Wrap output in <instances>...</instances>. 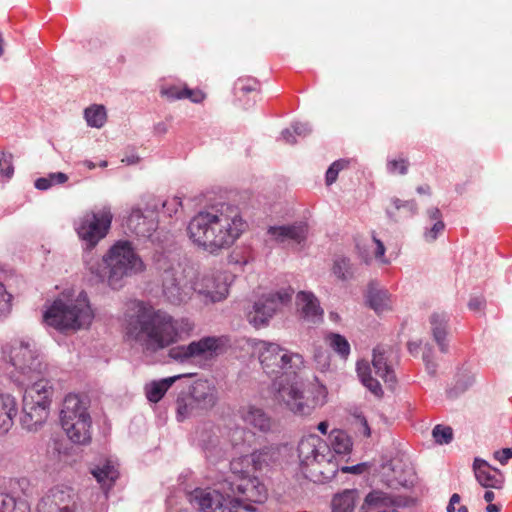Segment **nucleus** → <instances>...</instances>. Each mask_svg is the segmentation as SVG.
Returning <instances> with one entry per match:
<instances>
[{
	"label": "nucleus",
	"instance_id": "obj_61",
	"mask_svg": "<svg viewBox=\"0 0 512 512\" xmlns=\"http://www.w3.org/2000/svg\"><path fill=\"white\" fill-rule=\"evenodd\" d=\"M54 451L57 452L59 455L62 454L64 452V449H63V444L61 442H58V441H54V447H53Z\"/></svg>",
	"mask_w": 512,
	"mask_h": 512
},
{
	"label": "nucleus",
	"instance_id": "obj_30",
	"mask_svg": "<svg viewBox=\"0 0 512 512\" xmlns=\"http://www.w3.org/2000/svg\"><path fill=\"white\" fill-rule=\"evenodd\" d=\"M367 301L369 306L377 313L381 314L391 308L390 294L386 290H377L370 288Z\"/></svg>",
	"mask_w": 512,
	"mask_h": 512
},
{
	"label": "nucleus",
	"instance_id": "obj_16",
	"mask_svg": "<svg viewBox=\"0 0 512 512\" xmlns=\"http://www.w3.org/2000/svg\"><path fill=\"white\" fill-rule=\"evenodd\" d=\"M194 292L203 295L206 300L219 302L228 295V284L221 275L203 274L192 285Z\"/></svg>",
	"mask_w": 512,
	"mask_h": 512
},
{
	"label": "nucleus",
	"instance_id": "obj_9",
	"mask_svg": "<svg viewBox=\"0 0 512 512\" xmlns=\"http://www.w3.org/2000/svg\"><path fill=\"white\" fill-rule=\"evenodd\" d=\"M113 214L110 205L87 211L74 221V230L80 239L84 253H94V248L109 233Z\"/></svg>",
	"mask_w": 512,
	"mask_h": 512
},
{
	"label": "nucleus",
	"instance_id": "obj_59",
	"mask_svg": "<svg viewBox=\"0 0 512 512\" xmlns=\"http://www.w3.org/2000/svg\"><path fill=\"white\" fill-rule=\"evenodd\" d=\"M318 430L323 434V435H326L327 432H328V428H329V425H328V422L326 421H322L318 424Z\"/></svg>",
	"mask_w": 512,
	"mask_h": 512
},
{
	"label": "nucleus",
	"instance_id": "obj_53",
	"mask_svg": "<svg viewBox=\"0 0 512 512\" xmlns=\"http://www.w3.org/2000/svg\"><path fill=\"white\" fill-rule=\"evenodd\" d=\"M356 420L358 422V432L365 437H369L371 435V429L367 419L362 415H358Z\"/></svg>",
	"mask_w": 512,
	"mask_h": 512
},
{
	"label": "nucleus",
	"instance_id": "obj_46",
	"mask_svg": "<svg viewBox=\"0 0 512 512\" xmlns=\"http://www.w3.org/2000/svg\"><path fill=\"white\" fill-rule=\"evenodd\" d=\"M182 85H162L160 88V93L162 96H165L169 100H177L182 99Z\"/></svg>",
	"mask_w": 512,
	"mask_h": 512
},
{
	"label": "nucleus",
	"instance_id": "obj_50",
	"mask_svg": "<svg viewBox=\"0 0 512 512\" xmlns=\"http://www.w3.org/2000/svg\"><path fill=\"white\" fill-rule=\"evenodd\" d=\"M373 240L375 242L376 248L374 251V255L376 260H378L382 264H388L389 260L385 257V246L382 241L377 239L376 237H373Z\"/></svg>",
	"mask_w": 512,
	"mask_h": 512
},
{
	"label": "nucleus",
	"instance_id": "obj_54",
	"mask_svg": "<svg viewBox=\"0 0 512 512\" xmlns=\"http://www.w3.org/2000/svg\"><path fill=\"white\" fill-rule=\"evenodd\" d=\"M485 304V299L482 296L472 297L468 302V307L473 312H480Z\"/></svg>",
	"mask_w": 512,
	"mask_h": 512
},
{
	"label": "nucleus",
	"instance_id": "obj_41",
	"mask_svg": "<svg viewBox=\"0 0 512 512\" xmlns=\"http://www.w3.org/2000/svg\"><path fill=\"white\" fill-rule=\"evenodd\" d=\"M432 436L437 444H449L453 439V431L449 426L436 425L432 430Z\"/></svg>",
	"mask_w": 512,
	"mask_h": 512
},
{
	"label": "nucleus",
	"instance_id": "obj_31",
	"mask_svg": "<svg viewBox=\"0 0 512 512\" xmlns=\"http://www.w3.org/2000/svg\"><path fill=\"white\" fill-rule=\"evenodd\" d=\"M356 490H344L332 500V512H353L356 503Z\"/></svg>",
	"mask_w": 512,
	"mask_h": 512
},
{
	"label": "nucleus",
	"instance_id": "obj_17",
	"mask_svg": "<svg viewBox=\"0 0 512 512\" xmlns=\"http://www.w3.org/2000/svg\"><path fill=\"white\" fill-rule=\"evenodd\" d=\"M473 471L478 483L485 488L501 489L504 484V475L489 465L484 459L476 457L473 462Z\"/></svg>",
	"mask_w": 512,
	"mask_h": 512
},
{
	"label": "nucleus",
	"instance_id": "obj_32",
	"mask_svg": "<svg viewBox=\"0 0 512 512\" xmlns=\"http://www.w3.org/2000/svg\"><path fill=\"white\" fill-rule=\"evenodd\" d=\"M330 448L333 455H345L352 449V441L346 432L343 430H333L330 435Z\"/></svg>",
	"mask_w": 512,
	"mask_h": 512
},
{
	"label": "nucleus",
	"instance_id": "obj_63",
	"mask_svg": "<svg viewBox=\"0 0 512 512\" xmlns=\"http://www.w3.org/2000/svg\"><path fill=\"white\" fill-rule=\"evenodd\" d=\"M487 512H500V507L496 504L489 503L486 507Z\"/></svg>",
	"mask_w": 512,
	"mask_h": 512
},
{
	"label": "nucleus",
	"instance_id": "obj_33",
	"mask_svg": "<svg viewBox=\"0 0 512 512\" xmlns=\"http://www.w3.org/2000/svg\"><path fill=\"white\" fill-rule=\"evenodd\" d=\"M428 218L433 221V225L430 228H427L424 232V238L427 242L435 241L438 236L444 231L445 224L442 220L441 211L436 208H430L427 210Z\"/></svg>",
	"mask_w": 512,
	"mask_h": 512
},
{
	"label": "nucleus",
	"instance_id": "obj_10",
	"mask_svg": "<svg viewBox=\"0 0 512 512\" xmlns=\"http://www.w3.org/2000/svg\"><path fill=\"white\" fill-rule=\"evenodd\" d=\"M39 512H94L79 493L69 485L58 484L48 490L38 503Z\"/></svg>",
	"mask_w": 512,
	"mask_h": 512
},
{
	"label": "nucleus",
	"instance_id": "obj_37",
	"mask_svg": "<svg viewBox=\"0 0 512 512\" xmlns=\"http://www.w3.org/2000/svg\"><path fill=\"white\" fill-rule=\"evenodd\" d=\"M311 132V127L308 123L295 122L291 128H286L281 132L282 139L288 144L296 143L295 135L299 137H306Z\"/></svg>",
	"mask_w": 512,
	"mask_h": 512
},
{
	"label": "nucleus",
	"instance_id": "obj_8",
	"mask_svg": "<svg viewBox=\"0 0 512 512\" xmlns=\"http://www.w3.org/2000/svg\"><path fill=\"white\" fill-rule=\"evenodd\" d=\"M60 421L71 442L78 445H87L91 442L92 419L86 402L78 395L69 394L64 398Z\"/></svg>",
	"mask_w": 512,
	"mask_h": 512
},
{
	"label": "nucleus",
	"instance_id": "obj_4",
	"mask_svg": "<svg viewBox=\"0 0 512 512\" xmlns=\"http://www.w3.org/2000/svg\"><path fill=\"white\" fill-rule=\"evenodd\" d=\"M247 228L237 206L221 204L211 210L198 212L187 226L190 240L209 252L217 254L230 248Z\"/></svg>",
	"mask_w": 512,
	"mask_h": 512
},
{
	"label": "nucleus",
	"instance_id": "obj_21",
	"mask_svg": "<svg viewBox=\"0 0 512 512\" xmlns=\"http://www.w3.org/2000/svg\"><path fill=\"white\" fill-rule=\"evenodd\" d=\"M298 304L301 305L302 318L312 324H317L323 319V310L321 309L317 298L310 292H299L297 294Z\"/></svg>",
	"mask_w": 512,
	"mask_h": 512
},
{
	"label": "nucleus",
	"instance_id": "obj_18",
	"mask_svg": "<svg viewBox=\"0 0 512 512\" xmlns=\"http://www.w3.org/2000/svg\"><path fill=\"white\" fill-rule=\"evenodd\" d=\"M126 224L127 228L139 237H151L157 228V222L148 218L139 207L131 209Z\"/></svg>",
	"mask_w": 512,
	"mask_h": 512
},
{
	"label": "nucleus",
	"instance_id": "obj_27",
	"mask_svg": "<svg viewBox=\"0 0 512 512\" xmlns=\"http://www.w3.org/2000/svg\"><path fill=\"white\" fill-rule=\"evenodd\" d=\"M179 378H181V375L164 378L147 384L145 386V394L147 399L153 403L159 402L163 398L167 390Z\"/></svg>",
	"mask_w": 512,
	"mask_h": 512
},
{
	"label": "nucleus",
	"instance_id": "obj_28",
	"mask_svg": "<svg viewBox=\"0 0 512 512\" xmlns=\"http://www.w3.org/2000/svg\"><path fill=\"white\" fill-rule=\"evenodd\" d=\"M163 293L166 299L174 305H178L189 298V293L180 287L175 278H166L163 282Z\"/></svg>",
	"mask_w": 512,
	"mask_h": 512
},
{
	"label": "nucleus",
	"instance_id": "obj_12",
	"mask_svg": "<svg viewBox=\"0 0 512 512\" xmlns=\"http://www.w3.org/2000/svg\"><path fill=\"white\" fill-rule=\"evenodd\" d=\"M294 291L291 288H283L277 292L262 296L256 301L247 314V319L255 328L268 324L274 313L281 307L288 304Z\"/></svg>",
	"mask_w": 512,
	"mask_h": 512
},
{
	"label": "nucleus",
	"instance_id": "obj_56",
	"mask_svg": "<svg viewBox=\"0 0 512 512\" xmlns=\"http://www.w3.org/2000/svg\"><path fill=\"white\" fill-rule=\"evenodd\" d=\"M341 472L343 473H352V474H360L363 471V465L357 464L354 466H343L341 467Z\"/></svg>",
	"mask_w": 512,
	"mask_h": 512
},
{
	"label": "nucleus",
	"instance_id": "obj_44",
	"mask_svg": "<svg viewBox=\"0 0 512 512\" xmlns=\"http://www.w3.org/2000/svg\"><path fill=\"white\" fill-rule=\"evenodd\" d=\"M0 173L6 179H11L14 174L12 155L6 152H0Z\"/></svg>",
	"mask_w": 512,
	"mask_h": 512
},
{
	"label": "nucleus",
	"instance_id": "obj_11",
	"mask_svg": "<svg viewBox=\"0 0 512 512\" xmlns=\"http://www.w3.org/2000/svg\"><path fill=\"white\" fill-rule=\"evenodd\" d=\"M298 457L301 466L309 467L314 464L318 465H331L330 472L335 474L338 467L333 463L334 455L329 444L321 437L315 434H310L303 437L298 444Z\"/></svg>",
	"mask_w": 512,
	"mask_h": 512
},
{
	"label": "nucleus",
	"instance_id": "obj_23",
	"mask_svg": "<svg viewBox=\"0 0 512 512\" xmlns=\"http://www.w3.org/2000/svg\"><path fill=\"white\" fill-rule=\"evenodd\" d=\"M243 421L261 432H268L272 427L271 418L263 409L256 406H248L241 410Z\"/></svg>",
	"mask_w": 512,
	"mask_h": 512
},
{
	"label": "nucleus",
	"instance_id": "obj_49",
	"mask_svg": "<svg viewBox=\"0 0 512 512\" xmlns=\"http://www.w3.org/2000/svg\"><path fill=\"white\" fill-rule=\"evenodd\" d=\"M205 95L199 89H190L187 86H183L182 99H189L193 103H200L204 100Z\"/></svg>",
	"mask_w": 512,
	"mask_h": 512
},
{
	"label": "nucleus",
	"instance_id": "obj_15",
	"mask_svg": "<svg viewBox=\"0 0 512 512\" xmlns=\"http://www.w3.org/2000/svg\"><path fill=\"white\" fill-rule=\"evenodd\" d=\"M218 430L214 424L206 422L196 428L193 436L194 443L203 451L206 459L211 463H216L226 453L217 434Z\"/></svg>",
	"mask_w": 512,
	"mask_h": 512
},
{
	"label": "nucleus",
	"instance_id": "obj_64",
	"mask_svg": "<svg viewBox=\"0 0 512 512\" xmlns=\"http://www.w3.org/2000/svg\"><path fill=\"white\" fill-rule=\"evenodd\" d=\"M473 382V379L469 377L468 381L464 384V385H461L459 382L457 383V388H459L461 391H464L466 390Z\"/></svg>",
	"mask_w": 512,
	"mask_h": 512
},
{
	"label": "nucleus",
	"instance_id": "obj_26",
	"mask_svg": "<svg viewBox=\"0 0 512 512\" xmlns=\"http://www.w3.org/2000/svg\"><path fill=\"white\" fill-rule=\"evenodd\" d=\"M357 265L345 255H335L332 265V273L343 282L350 281L357 274Z\"/></svg>",
	"mask_w": 512,
	"mask_h": 512
},
{
	"label": "nucleus",
	"instance_id": "obj_45",
	"mask_svg": "<svg viewBox=\"0 0 512 512\" xmlns=\"http://www.w3.org/2000/svg\"><path fill=\"white\" fill-rule=\"evenodd\" d=\"M391 201L397 210L403 209L408 217L417 213V203L414 200L403 201L398 198H393Z\"/></svg>",
	"mask_w": 512,
	"mask_h": 512
},
{
	"label": "nucleus",
	"instance_id": "obj_34",
	"mask_svg": "<svg viewBox=\"0 0 512 512\" xmlns=\"http://www.w3.org/2000/svg\"><path fill=\"white\" fill-rule=\"evenodd\" d=\"M0 512H30V506L23 498L0 493Z\"/></svg>",
	"mask_w": 512,
	"mask_h": 512
},
{
	"label": "nucleus",
	"instance_id": "obj_38",
	"mask_svg": "<svg viewBox=\"0 0 512 512\" xmlns=\"http://www.w3.org/2000/svg\"><path fill=\"white\" fill-rule=\"evenodd\" d=\"M260 84L257 79L252 77L239 78L234 84V93L241 99L249 93L257 94L259 92Z\"/></svg>",
	"mask_w": 512,
	"mask_h": 512
},
{
	"label": "nucleus",
	"instance_id": "obj_55",
	"mask_svg": "<svg viewBox=\"0 0 512 512\" xmlns=\"http://www.w3.org/2000/svg\"><path fill=\"white\" fill-rule=\"evenodd\" d=\"M382 499V493L381 492H371L366 496L365 502L368 505L377 504Z\"/></svg>",
	"mask_w": 512,
	"mask_h": 512
},
{
	"label": "nucleus",
	"instance_id": "obj_40",
	"mask_svg": "<svg viewBox=\"0 0 512 512\" xmlns=\"http://www.w3.org/2000/svg\"><path fill=\"white\" fill-rule=\"evenodd\" d=\"M68 180V176L63 172H54L48 174L46 177H40L35 180L34 186L38 190H48L51 187L59 184H64Z\"/></svg>",
	"mask_w": 512,
	"mask_h": 512
},
{
	"label": "nucleus",
	"instance_id": "obj_6",
	"mask_svg": "<svg viewBox=\"0 0 512 512\" xmlns=\"http://www.w3.org/2000/svg\"><path fill=\"white\" fill-rule=\"evenodd\" d=\"M84 265L97 282H106L114 290L122 288L126 278L142 273L146 268L128 240L116 241L101 258L94 253H86Z\"/></svg>",
	"mask_w": 512,
	"mask_h": 512
},
{
	"label": "nucleus",
	"instance_id": "obj_7",
	"mask_svg": "<svg viewBox=\"0 0 512 512\" xmlns=\"http://www.w3.org/2000/svg\"><path fill=\"white\" fill-rule=\"evenodd\" d=\"M93 319L94 312L85 291L64 290L43 313L44 323L60 332L87 328Z\"/></svg>",
	"mask_w": 512,
	"mask_h": 512
},
{
	"label": "nucleus",
	"instance_id": "obj_62",
	"mask_svg": "<svg viewBox=\"0 0 512 512\" xmlns=\"http://www.w3.org/2000/svg\"><path fill=\"white\" fill-rule=\"evenodd\" d=\"M416 190L419 194H430V187L428 185L418 186Z\"/></svg>",
	"mask_w": 512,
	"mask_h": 512
},
{
	"label": "nucleus",
	"instance_id": "obj_58",
	"mask_svg": "<svg viewBox=\"0 0 512 512\" xmlns=\"http://www.w3.org/2000/svg\"><path fill=\"white\" fill-rule=\"evenodd\" d=\"M420 346H421V343L416 342V341H410L407 344V348L412 355H415L418 353Z\"/></svg>",
	"mask_w": 512,
	"mask_h": 512
},
{
	"label": "nucleus",
	"instance_id": "obj_1",
	"mask_svg": "<svg viewBox=\"0 0 512 512\" xmlns=\"http://www.w3.org/2000/svg\"><path fill=\"white\" fill-rule=\"evenodd\" d=\"M2 356L13 370L11 381L24 388L21 425L37 431L49 416L53 387L46 379L47 364L32 339H15L2 346Z\"/></svg>",
	"mask_w": 512,
	"mask_h": 512
},
{
	"label": "nucleus",
	"instance_id": "obj_2",
	"mask_svg": "<svg viewBox=\"0 0 512 512\" xmlns=\"http://www.w3.org/2000/svg\"><path fill=\"white\" fill-rule=\"evenodd\" d=\"M252 347L264 373L274 379L272 389L276 401L301 416L310 415L326 403L327 389L317 380L307 384L298 381L283 383V377H295L304 368L305 361L300 353L265 340H254Z\"/></svg>",
	"mask_w": 512,
	"mask_h": 512
},
{
	"label": "nucleus",
	"instance_id": "obj_57",
	"mask_svg": "<svg viewBox=\"0 0 512 512\" xmlns=\"http://www.w3.org/2000/svg\"><path fill=\"white\" fill-rule=\"evenodd\" d=\"M460 502V496L456 493H454L449 501V504L447 506V512H456L455 504H458Z\"/></svg>",
	"mask_w": 512,
	"mask_h": 512
},
{
	"label": "nucleus",
	"instance_id": "obj_3",
	"mask_svg": "<svg viewBox=\"0 0 512 512\" xmlns=\"http://www.w3.org/2000/svg\"><path fill=\"white\" fill-rule=\"evenodd\" d=\"M276 457L277 451L274 448L264 447L250 456L233 460L230 464L232 475L223 483V489L228 491L227 496L216 489L196 488L189 493V502L200 512H256L257 508L253 504L263 503L267 498V490L257 477L239 468L244 464H252L255 471H260L270 466Z\"/></svg>",
	"mask_w": 512,
	"mask_h": 512
},
{
	"label": "nucleus",
	"instance_id": "obj_39",
	"mask_svg": "<svg viewBox=\"0 0 512 512\" xmlns=\"http://www.w3.org/2000/svg\"><path fill=\"white\" fill-rule=\"evenodd\" d=\"M176 405V417L178 421H183L186 418L193 416L195 414L194 409L197 407L193 401V398H191L189 394L179 396L177 398Z\"/></svg>",
	"mask_w": 512,
	"mask_h": 512
},
{
	"label": "nucleus",
	"instance_id": "obj_20",
	"mask_svg": "<svg viewBox=\"0 0 512 512\" xmlns=\"http://www.w3.org/2000/svg\"><path fill=\"white\" fill-rule=\"evenodd\" d=\"M429 322L433 339L439 350L442 353H447L449 347L447 341L449 315L444 312H435L430 316Z\"/></svg>",
	"mask_w": 512,
	"mask_h": 512
},
{
	"label": "nucleus",
	"instance_id": "obj_47",
	"mask_svg": "<svg viewBox=\"0 0 512 512\" xmlns=\"http://www.w3.org/2000/svg\"><path fill=\"white\" fill-rule=\"evenodd\" d=\"M182 206V200L180 197L174 196L172 198L166 199L162 202V209L165 214L169 217H172L176 214L179 208Z\"/></svg>",
	"mask_w": 512,
	"mask_h": 512
},
{
	"label": "nucleus",
	"instance_id": "obj_19",
	"mask_svg": "<svg viewBox=\"0 0 512 512\" xmlns=\"http://www.w3.org/2000/svg\"><path fill=\"white\" fill-rule=\"evenodd\" d=\"M17 414L16 398L10 393L0 391V434H6L12 428Z\"/></svg>",
	"mask_w": 512,
	"mask_h": 512
},
{
	"label": "nucleus",
	"instance_id": "obj_35",
	"mask_svg": "<svg viewBox=\"0 0 512 512\" xmlns=\"http://www.w3.org/2000/svg\"><path fill=\"white\" fill-rule=\"evenodd\" d=\"M84 118L90 127L101 128L104 126L107 114L103 105H92L84 110Z\"/></svg>",
	"mask_w": 512,
	"mask_h": 512
},
{
	"label": "nucleus",
	"instance_id": "obj_25",
	"mask_svg": "<svg viewBox=\"0 0 512 512\" xmlns=\"http://www.w3.org/2000/svg\"><path fill=\"white\" fill-rule=\"evenodd\" d=\"M189 395L193 398L195 405L201 409L212 408L218 399L215 387L206 382L194 385Z\"/></svg>",
	"mask_w": 512,
	"mask_h": 512
},
{
	"label": "nucleus",
	"instance_id": "obj_43",
	"mask_svg": "<svg viewBox=\"0 0 512 512\" xmlns=\"http://www.w3.org/2000/svg\"><path fill=\"white\" fill-rule=\"evenodd\" d=\"M12 295L6 290L3 283L0 282V320L7 317L11 310Z\"/></svg>",
	"mask_w": 512,
	"mask_h": 512
},
{
	"label": "nucleus",
	"instance_id": "obj_5",
	"mask_svg": "<svg viewBox=\"0 0 512 512\" xmlns=\"http://www.w3.org/2000/svg\"><path fill=\"white\" fill-rule=\"evenodd\" d=\"M126 322L127 336L147 351L163 349L179 336L180 322L144 301L129 303Z\"/></svg>",
	"mask_w": 512,
	"mask_h": 512
},
{
	"label": "nucleus",
	"instance_id": "obj_24",
	"mask_svg": "<svg viewBox=\"0 0 512 512\" xmlns=\"http://www.w3.org/2000/svg\"><path fill=\"white\" fill-rule=\"evenodd\" d=\"M91 473L101 485L104 491V498L107 499L108 491L113 487L119 477L117 467L111 461H106L102 466L93 468Z\"/></svg>",
	"mask_w": 512,
	"mask_h": 512
},
{
	"label": "nucleus",
	"instance_id": "obj_14",
	"mask_svg": "<svg viewBox=\"0 0 512 512\" xmlns=\"http://www.w3.org/2000/svg\"><path fill=\"white\" fill-rule=\"evenodd\" d=\"M308 224L303 221L287 225L269 226L267 235L269 240L292 249H300L304 246L308 236Z\"/></svg>",
	"mask_w": 512,
	"mask_h": 512
},
{
	"label": "nucleus",
	"instance_id": "obj_29",
	"mask_svg": "<svg viewBox=\"0 0 512 512\" xmlns=\"http://www.w3.org/2000/svg\"><path fill=\"white\" fill-rule=\"evenodd\" d=\"M357 374L361 383L375 396L380 397L383 394L379 381L371 376V369L367 362H357Z\"/></svg>",
	"mask_w": 512,
	"mask_h": 512
},
{
	"label": "nucleus",
	"instance_id": "obj_42",
	"mask_svg": "<svg viewBox=\"0 0 512 512\" xmlns=\"http://www.w3.org/2000/svg\"><path fill=\"white\" fill-rule=\"evenodd\" d=\"M348 163L349 162L347 160L340 159V160L334 161L330 165V167L326 171V176H325V181L328 186L333 184L336 181L339 172L341 170H343L344 168H346L348 166Z\"/></svg>",
	"mask_w": 512,
	"mask_h": 512
},
{
	"label": "nucleus",
	"instance_id": "obj_36",
	"mask_svg": "<svg viewBox=\"0 0 512 512\" xmlns=\"http://www.w3.org/2000/svg\"><path fill=\"white\" fill-rule=\"evenodd\" d=\"M326 343L342 358L346 359L350 354V344L347 339L338 333H329L325 337Z\"/></svg>",
	"mask_w": 512,
	"mask_h": 512
},
{
	"label": "nucleus",
	"instance_id": "obj_52",
	"mask_svg": "<svg viewBox=\"0 0 512 512\" xmlns=\"http://www.w3.org/2000/svg\"><path fill=\"white\" fill-rule=\"evenodd\" d=\"M494 458L505 465L512 458V449L503 448L494 452Z\"/></svg>",
	"mask_w": 512,
	"mask_h": 512
},
{
	"label": "nucleus",
	"instance_id": "obj_48",
	"mask_svg": "<svg viewBox=\"0 0 512 512\" xmlns=\"http://www.w3.org/2000/svg\"><path fill=\"white\" fill-rule=\"evenodd\" d=\"M408 161L406 159H393L389 160L387 163V170L389 173L398 172L401 175H405L408 171Z\"/></svg>",
	"mask_w": 512,
	"mask_h": 512
},
{
	"label": "nucleus",
	"instance_id": "obj_13",
	"mask_svg": "<svg viewBox=\"0 0 512 512\" xmlns=\"http://www.w3.org/2000/svg\"><path fill=\"white\" fill-rule=\"evenodd\" d=\"M222 346L223 341L220 337L206 336L188 345L172 347L169 350V357L179 362H186L196 357L211 359L219 354Z\"/></svg>",
	"mask_w": 512,
	"mask_h": 512
},
{
	"label": "nucleus",
	"instance_id": "obj_22",
	"mask_svg": "<svg viewBox=\"0 0 512 512\" xmlns=\"http://www.w3.org/2000/svg\"><path fill=\"white\" fill-rule=\"evenodd\" d=\"M372 365L377 376L386 383H394L396 376L391 364L388 361V350L383 346H377L373 349Z\"/></svg>",
	"mask_w": 512,
	"mask_h": 512
},
{
	"label": "nucleus",
	"instance_id": "obj_60",
	"mask_svg": "<svg viewBox=\"0 0 512 512\" xmlns=\"http://www.w3.org/2000/svg\"><path fill=\"white\" fill-rule=\"evenodd\" d=\"M495 499V494L492 491H486L484 493V500L488 503H491Z\"/></svg>",
	"mask_w": 512,
	"mask_h": 512
},
{
	"label": "nucleus",
	"instance_id": "obj_51",
	"mask_svg": "<svg viewBox=\"0 0 512 512\" xmlns=\"http://www.w3.org/2000/svg\"><path fill=\"white\" fill-rule=\"evenodd\" d=\"M431 352H432V348L429 345H425L422 358L426 364V368H427L428 372L430 374H433L436 371V365L431 359Z\"/></svg>",
	"mask_w": 512,
	"mask_h": 512
}]
</instances>
